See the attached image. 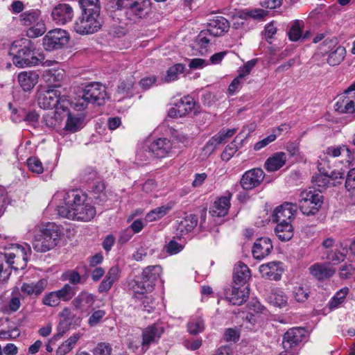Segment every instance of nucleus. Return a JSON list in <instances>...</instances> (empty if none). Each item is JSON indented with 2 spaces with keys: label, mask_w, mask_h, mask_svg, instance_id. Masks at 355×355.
<instances>
[{
  "label": "nucleus",
  "mask_w": 355,
  "mask_h": 355,
  "mask_svg": "<svg viewBox=\"0 0 355 355\" xmlns=\"http://www.w3.org/2000/svg\"><path fill=\"white\" fill-rule=\"evenodd\" d=\"M229 28V21L222 16H217L209 20L207 31L210 35L219 37L227 32Z\"/></svg>",
  "instance_id": "a211bd4d"
},
{
  "label": "nucleus",
  "mask_w": 355,
  "mask_h": 355,
  "mask_svg": "<svg viewBox=\"0 0 355 355\" xmlns=\"http://www.w3.org/2000/svg\"><path fill=\"white\" fill-rule=\"evenodd\" d=\"M92 193L97 203H103L107 200V196L105 191V185L103 182H98L93 187Z\"/></svg>",
  "instance_id": "79ce46f5"
},
{
  "label": "nucleus",
  "mask_w": 355,
  "mask_h": 355,
  "mask_svg": "<svg viewBox=\"0 0 355 355\" xmlns=\"http://www.w3.org/2000/svg\"><path fill=\"white\" fill-rule=\"evenodd\" d=\"M265 177L263 171L260 168L248 170L242 175L240 184L246 191L252 190L259 187Z\"/></svg>",
  "instance_id": "9b49d317"
},
{
  "label": "nucleus",
  "mask_w": 355,
  "mask_h": 355,
  "mask_svg": "<svg viewBox=\"0 0 355 355\" xmlns=\"http://www.w3.org/2000/svg\"><path fill=\"white\" fill-rule=\"evenodd\" d=\"M184 71V64L178 63L173 65L166 71V75L164 78V81L165 83H171L176 80L178 78L179 75L182 73Z\"/></svg>",
  "instance_id": "37998d69"
},
{
  "label": "nucleus",
  "mask_w": 355,
  "mask_h": 355,
  "mask_svg": "<svg viewBox=\"0 0 355 355\" xmlns=\"http://www.w3.org/2000/svg\"><path fill=\"white\" fill-rule=\"evenodd\" d=\"M95 302V297L86 291H81L76 297L73 298L71 304L76 310L83 312L85 308H90Z\"/></svg>",
  "instance_id": "393cba45"
},
{
  "label": "nucleus",
  "mask_w": 355,
  "mask_h": 355,
  "mask_svg": "<svg viewBox=\"0 0 355 355\" xmlns=\"http://www.w3.org/2000/svg\"><path fill=\"white\" fill-rule=\"evenodd\" d=\"M198 217L195 214H189L178 220L177 234L183 236L191 232L198 224Z\"/></svg>",
  "instance_id": "b1692460"
},
{
  "label": "nucleus",
  "mask_w": 355,
  "mask_h": 355,
  "mask_svg": "<svg viewBox=\"0 0 355 355\" xmlns=\"http://www.w3.org/2000/svg\"><path fill=\"white\" fill-rule=\"evenodd\" d=\"M63 199V205L57 207L58 214L62 218L84 222L90 221L96 214L95 207L87 202V196L78 190L58 191L54 200Z\"/></svg>",
  "instance_id": "f257e3e1"
},
{
  "label": "nucleus",
  "mask_w": 355,
  "mask_h": 355,
  "mask_svg": "<svg viewBox=\"0 0 355 355\" xmlns=\"http://www.w3.org/2000/svg\"><path fill=\"white\" fill-rule=\"evenodd\" d=\"M286 155L283 152H277L268 157L264 164L268 172H274L281 168L286 163Z\"/></svg>",
  "instance_id": "a878e982"
},
{
  "label": "nucleus",
  "mask_w": 355,
  "mask_h": 355,
  "mask_svg": "<svg viewBox=\"0 0 355 355\" xmlns=\"http://www.w3.org/2000/svg\"><path fill=\"white\" fill-rule=\"evenodd\" d=\"M71 324L69 320H61L57 327V334L53 336V341H58L70 329Z\"/></svg>",
  "instance_id": "864d4df0"
},
{
  "label": "nucleus",
  "mask_w": 355,
  "mask_h": 355,
  "mask_svg": "<svg viewBox=\"0 0 355 355\" xmlns=\"http://www.w3.org/2000/svg\"><path fill=\"white\" fill-rule=\"evenodd\" d=\"M346 54L345 49L338 46L331 51L327 58V62L331 66L339 64L345 58Z\"/></svg>",
  "instance_id": "ea45409f"
},
{
  "label": "nucleus",
  "mask_w": 355,
  "mask_h": 355,
  "mask_svg": "<svg viewBox=\"0 0 355 355\" xmlns=\"http://www.w3.org/2000/svg\"><path fill=\"white\" fill-rule=\"evenodd\" d=\"M15 254L14 253H0V282L7 281L10 275V272L9 269L3 268L4 262H6L8 264V268H10L16 271L18 270V268L13 266V264L15 263Z\"/></svg>",
  "instance_id": "4be33fe9"
},
{
  "label": "nucleus",
  "mask_w": 355,
  "mask_h": 355,
  "mask_svg": "<svg viewBox=\"0 0 355 355\" xmlns=\"http://www.w3.org/2000/svg\"><path fill=\"white\" fill-rule=\"evenodd\" d=\"M251 277L250 270L242 262H238L234 268L233 279L235 284L244 286Z\"/></svg>",
  "instance_id": "412c9836"
},
{
  "label": "nucleus",
  "mask_w": 355,
  "mask_h": 355,
  "mask_svg": "<svg viewBox=\"0 0 355 355\" xmlns=\"http://www.w3.org/2000/svg\"><path fill=\"white\" fill-rule=\"evenodd\" d=\"M272 248L270 239L267 237H262L254 242L252 253L254 259L261 260L268 256Z\"/></svg>",
  "instance_id": "6ab92c4d"
},
{
  "label": "nucleus",
  "mask_w": 355,
  "mask_h": 355,
  "mask_svg": "<svg viewBox=\"0 0 355 355\" xmlns=\"http://www.w3.org/2000/svg\"><path fill=\"white\" fill-rule=\"evenodd\" d=\"M164 331L163 326L158 323L153 324L142 331L141 347L146 351L150 345L157 343Z\"/></svg>",
  "instance_id": "ddd939ff"
},
{
  "label": "nucleus",
  "mask_w": 355,
  "mask_h": 355,
  "mask_svg": "<svg viewBox=\"0 0 355 355\" xmlns=\"http://www.w3.org/2000/svg\"><path fill=\"white\" fill-rule=\"evenodd\" d=\"M353 166L347 173L345 181V189L347 192V197L349 198V203L355 204V161L352 163Z\"/></svg>",
  "instance_id": "7c9ffc66"
},
{
  "label": "nucleus",
  "mask_w": 355,
  "mask_h": 355,
  "mask_svg": "<svg viewBox=\"0 0 355 355\" xmlns=\"http://www.w3.org/2000/svg\"><path fill=\"white\" fill-rule=\"evenodd\" d=\"M73 10L68 3H59L55 6L51 12L53 20L59 25H64L72 21Z\"/></svg>",
  "instance_id": "4468645a"
},
{
  "label": "nucleus",
  "mask_w": 355,
  "mask_h": 355,
  "mask_svg": "<svg viewBox=\"0 0 355 355\" xmlns=\"http://www.w3.org/2000/svg\"><path fill=\"white\" fill-rule=\"evenodd\" d=\"M249 292L248 286H233L230 292L226 293V298L232 304L240 306L248 298Z\"/></svg>",
  "instance_id": "aec40b11"
},
{
  "label": "nucleus",
  "mask_w": 355,
  "mask_h": 355,
  "mask_svg": "<svg viewBox=\"0 0 355 355\" xmlns=\"http://www.w3.org/2000/svg\"><path fill=\"white\" fill-rule=\"evenodd\" d=\"M210 35L207 30L202 31L198 36L197 42L200 47V53L202 55L207 53V47L210 42Z\"/></svg>",
  "instance_id": "3c124183"
},
{
  "label": "nucleus",
  "mask_w": 355,
  "mask_h": 355,
  "mask_svg": "<svg viewBox=\"0 0 355 355\" xmlns=\"http://www.w3.org/2000/svg\"><path fill=\"white\" fill-rule=\"evenodd\" d=\"M335 110L340 113L355 112V103L353 96H342L335 104Z\"/></svg>",
  "instance_id": "c756f323"
},
{
  "label": "nucleus",
  "mask_w": 355,
  "mask_h": 355,
  "mask_svg": "<svg viewBox=\"0 0 355 355\" xmlns=\"http://www.w3.org/2000/svg\"><path fill=\"white\" fill-rule=\"evenodd\" d=\"M48 282L46 279H41L37 283L24 284V293L33 297L40 295L47 286Z\"/></svg>",
  "instance_id": "473e14b6"
},
{
  "label": "nucleus",
  "mask_w": 355,
  "mask_h": 355,
  "mask_svg": "<svg viewBox=\"0 0 355 355\" xmlns=\"http://www.w3.org/2000/svg\"><path fill=\"white\" fill-rule=\"evenodd\" d=\"M60 87V85H54L39 94L37 103L41 108L44 110L55 108L58 114L60 110L67 111V105L70 103L66 96H61V93L58 89Z\"/></svg>",
  "instance_id": "f03ea898"
},
{
  "label": "nucleus",
  "mask_w": 355,
  "mask_h": 355,
  "mask_svg": "<svg viewBox=\"0 0 355 355\" xmlns=\"http://www.w3.org/2000/svg\"><path fill=\"white\" fill-rule=\"evenodd\" d=\"M46 31L45 23L40 19L37 21L24 22V31L28 38H37L42 36Z\"/></svg>",
  "instance_id": "5701e85b"
},
{
  "label": "nucleus",
  "mask_w": 355,
  "mask_h": 355,
  "mask_svg": "<svg viewBox=\"0 0 355 355\" xmlns=\"http://www.w3.org/2000/svg\"><path fill=\"white\" fill-rule=\"evenodd\" d=\"M64 71L63 69H49L46 71L45 77L46 78L47 81L50 83H53L55 85L56 83H59L64 78Z\"/></svg>",
  "instance_id": "8fccbe9b"
},
{
  "label": "nucleus",
  "mask_w": 355,
  "mask_h": 355,
  "mask_svg": "<svg viewBox=\"0 0 355 355\" xmlns=\"http://www.w3.org/2000/svg\"><path fill=\"white\" fill-rule=\"evenodd\" d=\"M299 208L306 216H313L318 212L323 203V196L311 189L304 190L299 196Z\"/></svg>",
  "instance_id": "423d86ee"
},
{
  "label": "nucleus",
  "mask_w": 355,
  "mask_h": 355,
  "mask_svg": "<svg viewBox=\"0 0 355 355\" xmlns=\"http://www.w3.org/2000/svg\"><path fill=\"white\" fill-rule=\"evenodd\" d=\"M135 82L133 78H129L126 80L120 82L118 85V92L120 94L128 93L130 89H132Z\"/></svg>",
  "instance_id": "0e129e2a"
},
{
  "label": "nucleus",
  "mask_w": 355,
  "mask_h": 355,
  "mask_svg": "<svg viewBox=\"0 0 355 355\" xmlns=\"http://www.w3.org/2000/svg\"><path fill=\"white\" fill-rule=\"evenodd\" d=\"M230 207V198L226 196L220 197L214 202L210 212L213 216H225L228 213Z\"/></svg>",
  "instance_id": "cd10ccee"
},
{
  "label": "nucleus",
  "mask_w": 355,
  "mask_h": 355,
  "mask_svg": "<svg viewBox=\"0 0 355 355\" xmlns=\"http://www.w3.org/2000/svg\"><path fill=\"white\" fill-rule=\"evenodd\" d=\"M27 166L31 172L36 174H41L44 171V168L41 161L36 157H32L26 161Z\"/></svg>",
  "instance_id": "603ef678"
},
{
  "label": "nucleus",
  "mask_w": 355,
  "mask_h": 355,
  "mask_svg": "<svg viewBox=\"0 0 355 355\" xmlns=\"http://www.w3.org/2000/svg\"><path fill=\"white\" fill-rule=\"evenodd\" d=\"M19 42H14L11 46L10 54L14 55L12 61L16 67H22V58L19 55L21 49L17 50Z\"/></svg>",
  "instance_id": "052dcab7"
},
{
  "label": "nucleus",
  "mask_w": 355,
  "mask_h": 355,
  "mask_svg": "<svg viewBox=\"0 0 355 355\" xmlns=\"http://www.w3.org/2000/svg\"><path fill=\"white\" fill-rule=\"evenodd\" d=\"M63 116H67V120L66 122L65 129L67 131H70L71 132H75L79 130H80L83 127V120L84 119L81 116L72 115L67 107V111H62Z\"/></svg>",
  "instance_id": "c85d7f7f"
},
{
  "label": "nucleus",
  "mask_w": 355,
  "mask_h": 355,
  "mask_svg": "<svg viewBox=\"0 0 355 355\" xmlns=\"http://www.w3.org/2000/svg\"><path fill=\"white\" fill-rule=\"evenodd\" d=\"M102 23L100 15L85 12H82L81 16L76 20L73 28L80 35L93 34L101 28Z\"/></svg>",
  "instance_id": "1a4fd4ad"
},
{
  "label": "nucleus",
  "mask_w": 355,
  "mask_h": 355,
  "mask_svg": "<svg viewBox=\"0 0 355 355\" xmlns=\"http://www.w3.org/2000/svg\"><path fill=\"white\" fill-rule=\"evenodd\" d=\"M279 262H270L266 264H262L259 267V272L261 276L264 278L270 280H278L280 277L279 272Z\"/></svg>",
  "instance_id": "bb28decb"
},
{
  "label": "nucleus",
  "mask_w": 355,
  "mask_h": 355,
  "mask_svg": "<svg viewBox=\"0 0 355 355\" xmlns=\"http://www.w3.org/2000/svg\"><path fill=\"white\" fill-rule=\"evenodd\" d=\"M69 42V33L61 28L49 31L42 39V45L46 51H51L62 49Z\"/></svg>",
  "instance_id": "9d476101"
},
{
  "label": "nucleus",
  "mask_w": 355,
  "mask_h": 355,
  "mask_svg": "<svg viewBox=\"0 0 355 355\" xmlns=\"http://www.w3.org/2000/svg\"><path fill=\"white\" fill-rule=\"evenodd\" d=\"M64 118L62 110H60V113L56 112V110L50 113H48L43 116L44 123L49 128H55L60 125Z\"/></svg>",
  "instance_id": "4c0bfd02"
},
{
  "label": "nucleus",
  "mask_w": 355,
  "mask_h": 355,
  "mask_svg": "<svg viewBox=\"0 0 355 355\" xmlns=\"http://www.w3.org/2000/svg\"><path fill=\"white\" fill-rule=\"evenodd\" d=\"M60 239L59 230L54 227L44 229L34 239L33 248L40 252H45L57 245Z\"/></svg>",
  "instance_id": "6e6552de"
},
{
  "label": "nucleus",
  "mask_w": 355,
  "mask_h": 355,
  "mask_svg": "<svg viewBox=\"0 0 355 355\" xmlns=\"http://www.w3.org/2000/svg\"><path fill=\"white\" fill-rule=\"evenodd\" d=\"M42 59V55L35 51L33 42L29 40H25L24 39V65L35 66Z\"/></svg>",
  "instance_id": "f3484780"
},
{
  "label": "nucleus",
  "mask_w": 355,
  "mask_h": 355,
  "mask_svg": "<svg viewBox=\"0 0 355 355\" xmlns=\"http://www.w3.org/2000/svg\"><path fill=\"white\" fill-rule=\"evenodd\" d=\"M55 291L60 300L67 302L75 297L77 292V287L71 286L70 284H65L60 289Z\"/></svg>",
  "instance_id": "f704fd0d"
},
{
  "label": "nucleus",
  "mask_w": 355,
  "mask_h": 355,
  "mask_svg": "<svg viewBox=\"0 0 355 355\" xmlns=\"http://www.w3.org/2000/svg\"><path fill=\"white\" fill-rule=\"evenodd\" d=\"M188 331L193 335H197L205 329L204 320L199 316L192 317L187 324Z\"/></svg>",
  "instance_id": "58836bf2"
},
{
  "label": "nucleus",
  "mask_w": 355,
  "mask_h": 355,
  "mask_svg": "<svg viewBox=\"0 0 355 355\" xmlns=\"http://www.w3.org/2000/svg\"><path fill=\"white\" fill-rule=\"evenodd\" d=\"M60 301L55 291L45 294L42 299V303L44 305L51 307L58 306Z\"/></svg>",
  "instance_id": "6e6d98bb"
},
{
  "label": "nucleus",
  "mask_w": 355,
  "mask_h": 355,
  "mask_svg": "<svg viewBox=\"0 0 355 355\" xmlns=\"http://www.w3.org/2000/svg\"><path fill=\"white\" fill-rule=\"evenodd\" d=\"M306 331L302 327L288 329L283 337V347L286 351L298 346L306 338Z\"/></svg>",
  "instance_id": "f8f14e48"
},
{
  "label": "nucleus",
  "mask_w": 355,
  "mask_h": 355,
  "mask_svg": "<svg viewBox=\"0 0 355 355\" xmlns=\"http://www.w3.org/2000/svg\"><path fill=\"white\" fill-rule=\"evenodd\" d=\"M105 315L104 310H96L94 311L88 319V324L90 327H95L100 323Z\"/></svg>",
  "instance_id": "bf43d9fd"
},
{
  "label": "nucleus",
  "mask_w": 355,
  "mask_h": 355,
  "mask_svg": "<svg viewBox=\"0 0 355 355\" xmlns=\"http://www.w3.org/2000/svg\"><path fill=\"white\" fill-rule=\"evenodd\" d=\"M173 149V144L171 140L167 138H158L150 142L145 146V149L141 150L137 155V159L141 162H147L148 158H144L145 152H148L150 155L162 159L171 154Z\"/></svg>",
  "instance_id": "0eeeda50"
},
{
  "label": "nucleus",
  "mask_w": 355,
  "mask_h": 355,
  "mask_svg": "<svg viewBox=\"0 0 355 355\" xmlns=\"http://www.w3.org/2000/svg\"><path fill=\"white\" fill-rule=\"evenodd\" d=\"M324 254L326 255V259L334 263H340L344 261L345 255L341 252L338 248L334 250L324 251Z\"/></svg>",
  "instance_id": "5fc2aeb1"
},
{
  "label": "nucleus",
  "mask_w": 355,
  "mask_h": 355,
  "mask_svg": "<svg viewBox=\"0 0 355 355\" xmlns=\"http://www.w3.org/2000/svg\"><path fill=\"white\" fill-rule=\"evenodd\" d=\"M38 74L33 71H24V91L31 90L37 83Z\"/></svg>",
  "instance_id": "49530a36"
},
{
  "label": "nucleus",
  "mask_w": 355,
  "mask_h": 355,
  "mask_svg": "<svg viewBox=\"0 0 355 355\" xmlns=\"http://www.w3.org/2000/svg\"><path fill=\"white\" fill-rule=\"evenodd\" d=\"M176 105L179 106V112L185 116L193 110L196 103L192 97L187 96L180 98Z\"/></svg>",
  "instance_id": "a19ab883"
},
{
  "label": "nucleus",
  "mask_w": 355,
  "mask_h": 355,
  "mask_svg": "<svg viewBox=\"0 0 355 355\" xmlns=\"http://www.w3.org/2000/svg\"><path fill=\"white\" fill-rule=\"evenodd\" d=\"M310 274L318 281H324L332 277L336 269L332 267L329 262L315 263L309 268Z\"/></svg>",
  "instance_id": "dca6fc26"
},
{
  "label": "nucleus",
  "mask_w": 355,
  "mask_h": 355,
  "mask_svg": "<svg viewBox=\"0 0 355 355\" xmlns=\"http://www.w3.org/2000/svg\"><path fill=\"white\" fill-rule=\"evenodd\" d=\"M269 302L273 306L282 308L287 304V297L281 291H277L270 293L268 297Z\"/></svg>",
  "instance_id": "c03bdc74"
},
{
  "label": "nucleus",
  "mask_w": 355,
  "mask_h": 355,
  "mask_svg": "<svg viewBox=\"0 0 355 355\" xmlns=\"http://www.w3.org/2000/svg\"><path fill=\"white\" fill-rule=\"evenodd\" d=\"M329 173L324 174L323 173H319L318 174L313 176L312 181L315 185L318 187V191L321 192L325 189L330 184Z\"/></svg>",
  "instance_id": "de8ad7c7"
},
{
  "label": "nucleus",
  "mask_w": 355,
  "mask_h": 355,
  "mask_svg": "<svg viewBox=\"0 0 355 355\" xmlns=\"http://www.w3.org/2000/svg\"><path fill=\"white\" fill-rule=\"evenodd\" d=\"M41 12L38 9L29 10L24 12V22L37 21L41 18Z\"/></svg>",
  "instance_id": "680f3d73"
},
{
  "label": "nucleus",
  "mask_w": 355,
  "mask_h": 355,
  "mask_svg": "<svg viewBox=\"0 0 355 355\" xmlns=\"http://www.w3.org/2000/svg\"><path fill=\"white\" fill-rule=\"evenodd\" d=\"M275 232L279 240L288 241L293 236V227L291 223H277Z\"/></svg>",
  "instance_id": "2f4dec72"
},
{
  "label": "nucleus",
  "mask_w": 355,
  "mask_h": 355,
  "mask_svg": "<svg viewBox=\"0 0 355 355\" xmlns=\"http://www.w3.org/2000/svg\"><path fill=\"white\" fill-rule=\"evenodd\" d=\"M257 63V60L253 59L247 62L243 67L239 68V75L240 78H245L248 76L251 70L254 67Z\"/></svg>",
  "instance_id": "338daca9"
},
{
  "label": "nucleus",
  "mask_w": 355,
  "mask_h": 355,
  "mask_svg": "<svg viewBox=\"0 0 355 355\" xmlns=\"http://www.w3.org/2000/svg\"><path fill=\"white\" fill-rule=\"evenodd\" d=\"M78 2L82 12H87L89 14L100 15L101 8L98 0H79Z\"/></svg>",
  "instance_id": "c9c22d12"
},
{
  "label": "nucleus",
  "mask_w": 355,
  "mask_h": 355,
  "mask_svg": "<svg viewBox=\"0 0 355 355\" xmlns=\"http://www.w3.org/2000/svg\"><path fill=\"white\" fill-rule=\"evenodd\" d=\"M293 295L297 302H304L308 299L309 291L307 288L301 286H295L293 288Z\"/></svg>",
  "instance_id": "4d7b16f0"
},
{
  "label": "nucleus",
  "mask_w": 355,
  "mask_h": 355,
  "mask_svg": "<svg viewBox=\"0 0 355 355\" xmlns=\"http://www.w3.org/2000/svg\"><path fill=\"white\" fill-rule=\"evenodd\" d=\"M64 279L68 280L70 284L76 285L81 283V276L76 270H69L64 274Z\"/></svg>",
  "instance_id": "69168bd1"
},
{
  "label": "nucleus",
  "mask_w": 355,
  "mask_h": 355,
  "mask_svg": "<svg viewBox=\"0 0 355 355\" xmlns=\"http://www.w3.org/2000/svg\"><path fill=\"white\" fill-rule=\"evenodd\" d=\"M329 159L330 158L327 157L325 155L324 157L321 158L318 161V168L319 173H323L324 174H327V173H329V171H331L332 170Z\"/></svg>",
  "instance_id": "774afa93"
},
{
  "label": "nucleus",
  "mask_w": 355,
  "mask_h": 355,
  "mask_svg": "<svg viewBox=\"0 0 355 355\" xmlns=\"http://www.w3.org/2000/svg\"><path fill=\"white\" fill-rule=\"evenodd\" d=\"M112 348L109 343H100L92 350L94 355H111Z\"/></svg>",
  "instance_id": "13d9d810"
},
{
  "label": "nucleus",
  "mask_w": 355,
  "mask_h": 355,
  "mask_svg": "<svg viewBox=\"0 0 355 355\" xmlns=\"http://www.w3.org/2000/svg\"><path fill=\"white\" fill-rule=\"evenodd\" d=\"M346 153L349 159H350V155L352 154L351 150L347 147L345 145L340 146H332L328 147L325 150V155L329 158H336L340 156L342 154ZM347 162H349V159L347 160Z\"/></svg>",
  "instance_id": "e433bc0d"
},
{
  "label": "nucleus",
  "mask_w": 355,
  "mask_h": 355,
  "mask_svg": "<svg viewBox=\"0 0 355 355\" xmlns=\"http://www.w3.org/2000/svg\"><path fill=\"white\" fill-rule=\"evenodd\" d=\"M112 8L120 10L125 8L126 18L132 21H137L146 14L148 2L144 0H112Z\"/></svg>",
  "instance_id": "39448f33"
},
{
  "label": "nucleus",
  "mask_w": 355,
  "mask_h": 355,
  "mask_svg": "<svg viewBox=\"0 0 355 355\" xmlns=\"http://www.w3.org/2000/svg\"><path fill=\"white\" fill-rule=\"evenodd\" d=\"M109 96L105 85L100 83L94 82L87 84L83 90V102L75 104L77 110H84L87 103H92L101 105L105 103Z\"/></svg>",
  "instance_id": "7ed1b4c3"
},
{
  "label": "nucleus",
  "mask_w": 355,
  "mask_h": 355,
  "mask_svg": "<svg viewBox=\"0 0 355 355\" xmlns=\"http://www.w3.org/2000/svg\"><path fill=\"white\" fill-rule=\"evenodd\" d=\"M162 268L159 265L146 267L141 275L140 279L135 281L132 288L135 293L144 294L153 290L155 283L160 277Z\"/></svg>",
  "instance_id": "20e7f679"
},
{
  "label": "nucleus",
  "mask_w": 355,
  "mask_h": 355,
  "mask_svg": "<svg viewBox=\"0 0 355 355\" xmlns=\"http://www.w3.org/2000/svg\"><path fill=\"white\" fill-rule=\"evenodd\" d=\"M297 206L286 202L277 207L272 214V221L275 223H291L294 219Z\"/></svg>",
  "instance_id": "2eb2a0df"
},
{
  "label": "nucleus",
  "mask_w": 355,
  "mask_h": 355,
  "mask_svg": "<svg viewBox=\"0 0 355 355\" xmlns=\"http://www.w3.org/2000/svg\"><path fill=\"white\" fill-rule=\"evenodd\" d=\"M355 276V263H345L339 269V277L343 279H347Z\"/></svg>",
  "instance_id": "09e8293b"
},
{
  "label": "nucleus",
  "mask_w": 355,
  "mask_h": 355,
  "mask_svg": "<svg viewBox=\"0 0 355 355\" xmlns=\"http://www.w3.org/2000/svg\"><path fill=\"white\" fill-rule=\"evenodd\" d=\"M349 292L348 287H343L338 291L328 302V306L331 310L338 308L344 302Z\"/></svg>",
  "instance_id": "72a5a7b5"
},
{
  "label": "nucleus",
  "mask_w": 355,
  "mask_h": 355,
  "mask_svg": "<svg viewBox=\"0 0 355 355\" xmlns=\"http://www.w3.org/2000/svg\"><path fill=\"white\" fill-rule=\"evenodd\" d=\"M277 139V135L274 132L267 136L264 139L261 141L257 142L254 145V150L256 151L260 150L264 147L267 146L268 144L274 141Z\"/></svg>",
  "instance_id": "e2e57ef3"
},
{
  "label": "nucleus",
  "mask_w": 355,
  "mask_h": 355,
  "mask_svg": "<svg viewBox=\"0 0 355 355\" xmlns=\"http://www.w3.org/2000/svg\"><path fill=\"white\" fill-rule=\"evenodd\" d=\"M304 22L301 20H295L291 25L288 32V37L291 41L296 42L301 39Z\"/></svg>",
  "instance_id": "a18cd8bd"
}]
</instances>
